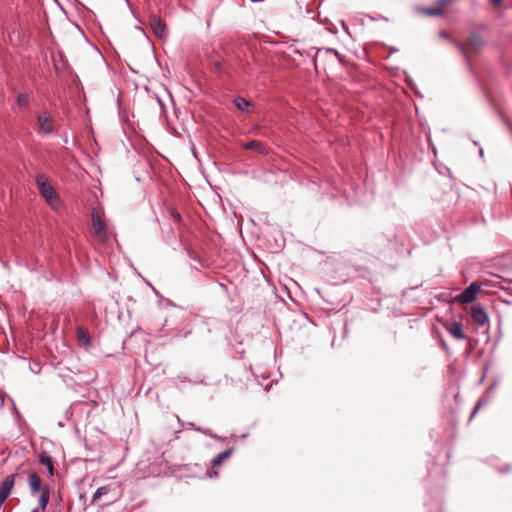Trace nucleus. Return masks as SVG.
Listing matches in <instances>:
<instances>
[{
    "mask_svg": "<svg viewBox=\"0 0 512 512\" xmlns=\"http://www.w3.org/2000/svg\"><path fill=\"white\" fill-rule=\"evenodd\" d=\"M424 12L429 16H440L443 14L442 9L440 8H427L424 10Z\"/></svg>",
    "mask_w": 512,
    "mask_h": 512,
    "instance_id": "4be33fe9",
    "label": "nucleus"
},
{
    "mask_svg": "<svg viewBox=\"0 0 512 512\" xmlns=\"http://www.w3.org/2000/svg\"><path fill=\"white\" fill-rule=\"evenodd\" d=\"M39 463L46 466L48 473L52 476L54 474V465L52 458L48 455L47 452H42L39 455Z\"/></svg>",
    "mask_w": 512,
    "mask_h": 512,
    "instance_id": "f8f14e48",
    "label": "nucleus"
},
{
    "mask_svg": "<svg viewBox=\"0 0 512 512\" xmlns=\"http://www.w3.org/2000/svg\"><path fill=\"white\" fill-rule=\"evenodd\" d=\"M233 452H234V449L233 448H229V449L219 453L218 455H216L213 458V460L211 461V468L215 469V468L221 466L223 461H225L228 458H230V456L233 454Z\"/></svg>",
    "mask_w": 512,
    "mask_h": 512,
    "instance_id": "9d476101",
    "label": "nucleus"
},
{
    "mask_svg": "<svg viewBox=\"0 0 512 512\" xmlns=\"http://www.w3.org/2000/svg\"><path fill=\"white\" fill-rule=\"evenodd\" d=\"M41 483H42L41 479L37 473H35V472L29 473V487L33 494H37L43 490V489H41Z\"/></svg>",
    "mask_w": 512,
    "mask_h": 512,
    "instance_id": "9b49d317",
    "label": "nucleus"
},
{
    "mask_svg": "<svg viewBox=\"0 0 512 512\" xmlns=\"http://www.w3.org/2000/svg\"><path fill=\"white\" fill-rule=\"evenodd\" d=\"M31 512H39V511H38V509H34V510H33V511H31Z\"/></svg>",
    "mask_w": 512,
    "mask_h": 512,
    "instance_id": "c85d7f7f",
    "label": "nucleus"
},
{
    "mask_svg": "<svg viewBox=\"0 0 512 512\" xmlns=\"http://www.w3.org/2000/svg\"><path fill=\"white\" fill-rule=\"evenodd\" d=\"M39 496V506L41 507L42 511L46 509V506L49 502V491L47 489H43Z\"/></svg>",
    "mask_w": 512,
    "mask_h": 512,
    "instance_id": "dca6fc26",
    "label": "nucleus"
},
{
    "mask_svg": "<svg viewBox=\"0 0 512 512\" xmlns=\"http://www.w3.org/2000/svg\"><path fill=\"white\" fill-rule=\"evenodd\" d=\"M110 490L111 489L109 485L99 487L92 497L91 504H94L102 496L107 495L110 492Z\"/></svg>",
    "mask_w": 512,
    "mask_h": 512,
    "instance_id": "4468645a",
    "label": "nucleus"
},
{
    "mask_svg": "<svg viewBox=\"0 0 512 512\" xmlns=\"http://www.w3.org/2000/svg\"><path fill=\"white\" fill-rule=\"evenodd\" d=\"M484 45L483 39L476 32L470 34L464 47H462V53L468 60L470 53H477Z\"/></svg>",
    "mask_w": 512,
    "mask_h": 512,
    "instance_id": "7ed1b4c3",
    "label": "nucleus"
},
{
    "mask_svg": "<svg viewBox=\"0 0 512 512\" xmlns=\"http://www.w3.org/2000/svg\"><path fill=\"white\" fill-rule=\"evenodd\" d=\"M14 486V476H7L0 484V503H5Z\"/></svg>",
    "mask_w": 512,
    "mask_h": 512,
    "instance_id": "0eeeda50",
    "label": "nucleus"
},
{
    "mask_svg": "<svg viewBox=\"0 0 512 512\" xmlns=\"http://www.w3.org/2000/svg\"><path fill=\"white\" fill-rule=\"evenodd\" d=\"M177 380L180 382V383H184V382H191L190 380L187 379L186 376H183V375H178L177 376Z\"/></svg>",
    "mask_w": 512,
    "mask_h": 512,
    "instance_id": "5701e85b",
    "label": "nucleus"
},
{
    "mask_svg": "<svg viewBox=\"0 0 512 512\" xmlns=\"http://www.w3.org/2000/svg\"><path fill=\"white\" fill-rule=\"evenodd\" d=\"M479 291L480 285L477 282H472L456 297V301L462 304L472 303L476 299Z\"/></svg>",
    "mask_w": 512,
    "mask_h": 512,
    "instance_id": "20e7f679",
    "label": "nucleus"
},
{
    "mask_svg": "<svg viewBox=\"0 0 512 512\" xmlns=\"http://www.w3.org/2000/svg\"><path fill=\"white\" fill-rule=\"evenodd\" d=\"M488 403V400L485 399V398H481L478 400L474 410L472 411L471 415H470V420L477 414V412L479 411V409L486 405Z\"/></svg>",
    "mask_w": 512,
    "mask_h": 512,
    "instance_id": "a211bd4d",
    "label": "nucleus"
},
{
    "mask_svg": "<svg viewBox=\"0 0 512 512\" xmlns=\"http://www.w3.org/2000/svg\"><path fill=\"white\" fill-rule=\"evenodd\" d=\"M29 103H30V100H29V97H28L27 94H24V93L18 94V96H17V105L21 109H27L29 107Z\"/></svg>",
    "mask_w": 512,
    "mask_h": 512,
    "instance_id": "f3484780",
    "label": "nucleus"
},
{
    "mask_svg": "<svg viewBox=\"0 0 512 512\" xmlns=\"http://www.w3.org/2000/svg\"><path fill=\"white\" fill-rule=\"evenodd\" d=\"M92 226L94 234L99 238V240L105 242L108 239L106 225L101 221L98 215L92 216Z\"/></svg>",
    "mask_w": 512,
    "mask_h": 512,
    "instance_id": "423d86ee",
    "label": "nucleus"
},
{
    "mask_svg": "<svg viewBox=\"0 0 512 512\" xmlns=\"http://www.w3.org/2000/svg\"><path fill=\"white\" fill-rule=\"evenodd\" d=\"M445 329L447 332L452 335L457 340H463L466 338L465 334L463 333L462 325L461 323L457 321H452L450 323H447L445 325Z\"/></svg>",
    "mask_w": 512,
    "mask_h": 512,
    "instance_id": "1a4fd4ad",
    "label": "nucleus"
},
{
    "mask_svg": "<svg viewBox=\"0 0 512 512\" xmlns=\"http://www.w3.org/2000/svg\"><path fill=\"white\" fill-rule=\"evenodd\" d=\"M175 219L180 220V215H179V214H176V215H175Z\"/></svg>",
    "mask_w": 512,
    "mask_h": 512,
    "instance_id": "cd10ccee",
    "label": "nucleus"
},
{
    "mask_svg": "<svg viewBox=\"0 0 512 512\" xmlns=\"http://www.w3.org/2000/svg\"><path fill=\"white\" fill-rule=\"evenodd\" d=\"M150 26L156 37L163 39L167 35L166 25L160 18L152 16L150 18Z\"/></svg>",
    "mask_w": 512,
    "mask_h": 512,
    "instance_id": "6e6552de",
    "label": "nucleus"
},
{
    "mask_svg": "<svg viewBox=\"0 0 512 512\" xmlns=\"http://www.w3.org/2000/svg\"><path fill=\"white\" fill-rule=\"evenodd\" d=\"M511 282H512V280H511Z\"/></svg>",
    "mask_w": 512,
    "mask_h": 512,
    "instance_id": "c756f323",
    "label": "nucleus"
},
{
    "mask_svg": "<svg viewBox=\"0 0 512 512\" xmlns=\"http://www.w3.org/2000/svg\"><path fill=\"white\" fill-rule=\"evenodd\" d=\"M36 183L41 196L53 209H56L59 206V198L47 178L43 174H38L36 176Z\"/></svg>",
    "mask_w": 512,
    "mask_h": 512,
    "instance_id": "f257e3e1",
    "label": "nucleus"
},
{
    "mask_svg": "<svg viewBox=\"0 0 512 512\" xmlns=\"http://www.w3.org/2000/svg\"><path fill=\"white\" fill-rule=\"evenodd\" d=\"M234 104L240 111L245 112V113L250 112L251 103L248 100H246L245 98L236 97L234 99Z\"/></svg>",
    "mask_w": 512,
    "mask_h": 512,
    "instance_id": "ddd939ff",
    "label": "nucleus"
},
{
    "mask_svg": "<svg viewBox=\"0 0 512 512\" xmlns=\"http://www.w3.org/2000/svg\"><path fill=\"white\" fill-rule=\"evenodd\" d=\"M217 440H220V441H226V438L225 437H221V436H218V438H216Z\"/></svg>",
    "mask_w": 512,
    "mask_h": 512,
    "instance_id": "bb28decb",
    "label": "nucleus"
},
{
    "mask_svg": "<svg viewBox=\"0 0 512 512\" xmlns=\"http://www.w3.org/2000/svg\"><path fill=\"white\" fill-rule=\"evenodd\" d=\"M194 429L196 431H198V432L203 433L206 436H209V437L213 438V439L214 438H218V435L213 433V431L211 429H209V428L203 429V428H200V427H194Z\"/></svg>",
    "mask_w": 512,
    "mask_h": 512,
    "instance_id": "412c9836",
    "label": "nucleus"
},
{
    "mask_svg": "<svg viewBox=\"0 0 512 512\" xmlns=\"http://www.w3.org/2000/svg\"><path fill=\"white\" fill-rule=\"evenodd\" d=\"M470 314L474 322L479 326H485L489 322L488 314L480 304L473 305Z\"/></svg>",
    "mask_w": 512,
    "mask_h": 512,
    "instance_id": "39448f33",
    "label": "nucleus"
},
{
    "mask_svg": "<svg viewBox=\"0 0 512 512\" xmlns=\"http://www.w3.org/2000/svg\"><path fill=\"white\" fill-rule=\"evenodd\" d=\"M206 475L210 478L212 477H218V472L216 471H207Z\"/></svg>",
    "mask_w": 512,
    "mask_h": 512,
    "instance_id": "b1692460",
    "label": "nucleus"
},
{
    "mask_svg": "<svg viewBox=\"0 0 512 512\" xmlns=\"http://www.w3.org/2000/svg\"><path fill=\"white\" fill-rule=\"evenodd\" d=\"M38 121V134L42 136H47L53 133L54 131V123L52 117L49 115L48 111L43 110L37 115Z\"/></svg>",
    "mask_w": 512,
    "mask_h": 512,
    "instance_id": "f03ea898",
    "label": "nucleus"
},
{
    "mask_svg": "<svg viewBox=\"0 0 512 512\" xmlns=\"http://www.w3.org/2000/svg\"><path fill=\"white\" fill-rule=\"evenodd\" d=\"M77 337L81 343L88 344L90 342L89 333L83 327L77 328Z\"/></svg>",
    "mask_w": 512,
    "mask_h": 512,
    "instance_id": "2eb2a0df",
    "label": "nucleus"
},
{
    "mask_svg": "<svg viewBox=\"0 0 512 512\" xmlns=\"http://www.w3.org/2000/svg\"><path fill=\"white\" fill-rule=\"evenodd\" d=\"M321 53H325L327 55H332L337 59H339V57H340L339 53L333 48H321L318 50V54L320 55Z\"/></svg>",
    "mask_w": 512,
    "mask_h": 512,
    "instance_id": "6ab92c4d",
    "label": "nucleus"
},
{
    "mask_svg": "<svg viewBox=\"0 0 512 512\" xmlns=\"http://www.w3.org/2000/svg\"><path fill=\"white\" fill-rule=\"evenodd\" d=\"M490 2L492 3V5L498 6L499 4H501L502 0H490Z\"/></svg>",
    "mask_w": 512,
    "mask_h": 512,
    "instance_id": "393cba45",
    "label": "nucleus"
},
{
    "mask_svg": "<svg viewBox=\"0 0 512 512\" xmlns=\"http://www.w3.org/2000/svg\"><path fill=\"white\" fill-rule=\"evenodd\" d=\"M246 148L247 149H253V150H259V151H263V147H262V144L258 141H250L246 144Z\"/></svg>",
    "mask_w": 512,
    "mask_h": 512,
    "instance_id": "aec40b11",
    "label": "nucleus"
},
{
    "mask_svg": "<svg viewBox=\"0 0 512 512\" xmlns=\"http://www.w3.org/2000/svg\"><path fill=\"white\" fill-rule=\"evenodd\" d=\"M479 155H480V157H483V155H484V151L482 148L479 149Z\"/></svg>",
    "mask_w": 512,
    "mask_h": 512,
    "instance_id": "a878e982",
    "label": "nucleus"
}]
</instances>
